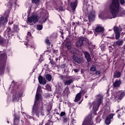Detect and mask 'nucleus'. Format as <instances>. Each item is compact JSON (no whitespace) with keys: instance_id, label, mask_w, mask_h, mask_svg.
Returning a JSON list of instances; mask_svg holds the SVG:
<instances>
[{"instance_id":"60","label":"nucleus","mask_w":125,"mask_h":125,"mask_svg":"<svg viewBox=\"0 0 125 125\" xmlns=\"http://www.w3.org/2000/svg\"><path fill=\"white\" fill-rule=\"evenodd\" d=\"M82 102H83V100H82V101L79 103V104H81Z\"/></svg>"},{"instance_id":"18","label":"nucleus","mask_w":125,"mask_h":125,"mask_svg":"<svg viewBox=\"0 0 125 125\" xmlns=\"http://www.w3.org/2000/svg\"><path fill=\"white\" fill-rule=\"evenodd\" d=\"M95 18V14L94 12H91L88 15V20L89 22H93L94 21V19Z\"/></svg>"},{"instance_id":"20","label":"nucleus","mask_w":125,"mask_h":125,"mask_svg":"<svg viewBox=\"0 0 125 125\" xmlns=\"http://www.w3.org/2000/svg\"><path fill=\"white\" fill-rule=\"evenodd\" d=\"M84 55L85 56V59L87 60V62H90L91 61V57H90V54L88 52H84Z\"/></svg>"},{"instance_id":"58","label":"nucleus","mask_w":125,"mask_h":125,"mask_svg":"<svg viewBox=\"0 0 125 125\" xmlns=\"http://www.w3.org/2000/svg\"><path fill=\"white\" fill-rule=\"evenodd\" d=\"M49 59L50 61H52V60H51V58H50Z\"/></svg>"},{"instance_id":"14","label":"nucleus","mask_w":125,"mask_h":125,"mask_svg":"<svg viewBox=\"0 0 125 125\" xmlns=\"http://www.w3.org/2000/svg\"><path fill=\"white\" fill-rule=\"evenodd\" d=\"M78 0H75L74 1H71L70 3V7L72 10H76V8L78 6Z\"/></svg>"},{"instance_id":"51","label":"nucleus","mask_w":125,"mask_h":125,"mask_svg":"<svg viewBox=\"0 0 125 125\" xmlns=\"http://www.w3.org/2000/svg\"><path fill=\"white\" fill-rule=\"evenodd\" d=\"M27 36H29V37H31V36H32V34L31 33V32H28L27 33Z\"/></svg>"},{"instance_id":"50","label":"nucleus","mask_w":125,"mask_h":125,"mask_svg":"<svg viewBox=\"0 0 125 125\" xmlns=\"http://www.w3.org/2000/svg\"><path fill=\"white\" fill-rule=\"evenodd\" d=\"M74 71L75 73H78V72H79V69H74Z\"/></svg>"},{"instance_id":"36","label":"nucleus","mask_w":125,"mask_h":125,"mask_svg":"<svg viewBox=\"0 0 125 125\" xmlns=\"http://www.w3.org/2000/svg\"><path fill=\"white\" fill-rule=\"evenodd\" d=\"M62 119H63V123H66L69 121V119L67 117H63Z\"/></svg>"},{"instance_id":"44","label":"nucleus","mask_w":125,"mask_h":125,"mask_svg":"<svg viewBox=\"0 0 125 125\" xmlns=\"http://www.w3.org/2000/svg\"><path fill=\"white\" fill-rule=\"evenodd\" d=\"M77 122V121L74 119H72L71 120V124L72 125H75V124H76V123Z\"/></svg>"},{"instance_id":"48","label":"nucleus","mask_w":125,"mask_h":125,"mask_svg":"<svg viewBox=\"0 0 125 125\" xmlns=\"http://www.w3.org/2000/svg\"><path fill=\"white\" fill-rule=\"evenodd\" d=\"M58 9L60 11H63V7H59Z\"/></svg>"},{"instance_id":"52","label":"nucleus","mask_w":125,"mask_h":125,"mask_svg":"<svg viewBox=\"0 0 125 125\" xmlns=\"http://www.w3.org/2000/svg\"><path fill=\"white\" fill-rule=\"evenodd\" d=\"M47 112H48V113L50 112V111H51V107H50V108H48L47 110Z\"/></svg>"},{"instance_id":"39","label":"nucleus","mask_w":125,"mask_h":125,"mask_svg":"<svg viewBox=\"0 0 125 125\" xmlns=\"http://www.w3.org/2000/svg\"><path fill=\"white\" fill-rule=\"evenodd\" d=\"M49 63L50 64H51L52 66H55L56 65V63H55V62L53 61V60H52V61H50Z\"/></svg>"},{"instance_id":"31","label":"nucleus","mask_w":125,"mask_h":125,"mask_svg":"<svg viewBox=\"0 0 125 125\" xmlns=\"http://www.w3.org/2000/svg\"><path fill=\"white\" fill-rule=\"evenodd\" d=\"M63 92L65 94H67V95H68V94H69L70 93V91H69V87L68 86H67L65 88Z\"/></svg>"},{"instance_id":"35","label":"nucleus","mask_w":125,"mask_h":125,"mask_svg":"<svg viewBox=\"0 0 125 125\" xmlns=\"http://www.w3.org/2000/svg\"><path fill=\"white\" fill-rule=\"evenodd\" d=\"M37 30L41 31V30H42V25L41 24H37Z\"/></svg>"},{"instance_id":"25","label":"nucleus","mask_w":125,"mask_h":125,"mask_svg":"<svg viewBox=\"0 0 125 125\" xmlns=\"http://www.w3.org/2000/svg\"><path fill=\"white\" fill-rule=\"evenodd\" d=\"M47 20V17L46 16H44L41 19L40 21H39V24H43V23H45L46 21Z\"/></svg>"},{"instance_id":"37","label":"nucleus","mask_w":125,"mask_h":125,"mask_svg":"<svg viewBox=\"0 0 125 125\" xmlns=\"http://www.w3.org/2000/svg\"><path fill=\"white\" fill-rule=\"evenodd\" d=\"M40 0H31V2L32 3H35V4H38Z\"/></svg>"},{"instance_id":"10","label":"nucleus","mask_w":125,"mask_h":125,"mask_svg":"<svg viewBox=\"0 0 125 125\" xmlns=\"http://www.w3.org/2000/svg\"><path fill=\"white\" fill-rule=\"evenodd\" d=\"M12 28L13 29V30H11V34H10L9 35H7L9 40H10V39H12V37L14 36V33H17L18 31H19V28L18 27V25L13 24V27H12Z\"/></svg>"},{"instance_id":"3","label":"nucleus","mask_w":125,"mask_h":125,"mask_svg":"<svg viewBox=\"0 0 125 125\" xmlns=\"http://www.w3.org/2000/svg\"><path fill=\"white\" fill-rule=\"evenodd\" d=\"M103 103V96L102 95H99L96 98V102H93L92 103H89L88 106L90 108L93 106V113L96 115V111H98V108L100 107V105Z\"/></svg>"},{"instance_id":"17","label":"nucleus","mask_w":125,"mask_h":125,"mask_svg":"<svg viewBox=\"0 0 125 125\" xmlns=\"http://www.w3.org/2000/svg\"><path fill=\"white\" fill-rule=\"evenodd\" d=\"M20 122V115H16L14 118V125H19Z\"/></svg>"},{"instance_id":"42","label":"nucleus","mask_w":125,"mask_h":125,"mask_svg":"<svg viewBox=\"0 0 125 125\" xmlns=\"http://www.w3.org/2000/svg\"><path fill=\"white\" fill-rule=\"evenodd\" d=\"M95 74L97 75V76H100V75H101V72L99 70L98 71H97L95 73Z\"/></svg>"},{"instance_id":"9","label":"nucleus","mask_w":125,"mask_h":125,"mask_svg":"<svg viewBox=\"0 0 125 125\" xmlns=\"http://www.w3.org/2000/svg\"><path fill=\"white\" fill-rule=\"evenodd\" d=\"M82 125H93V122H92V116L91 115H89L86 117Z\"/></svg>"},{"instance_id":"22","label":"nucleus","mask_w":125,"mask_h":125,"mask_svg":"<svg viewBox=\"0 0 125 125\" xmlns=\"http://www.w3.org/2000/svg\"><path fill=\"white\" fill-rule=\"evenodd\" d=\"M104 31V28L102 27V26H97L95 29L94 31L96 33H101V32H103Z\"/></svg>"},{"instance_id":"49","label":"nucleus","mask_w":125,"mask_h":125,"mask_svg":"<svg viewBox=\"0 0 125 125\" xmlns=\"http://www.w3.org/2000/svg\"><path fill=\"white\" fill-rule=\"evenodd\" d=\"M90 54L91 55V57H92L93 58H94V54H93V53L91 52Z\"/></svg>"},{"instance_id":"1","label":"nucleus","mask_w":125,"mask_h":125,"mask_svg":"<svg viewBox=\"0 0 125 125\" xmlns=\"http://www.w3.org/2000/svg\"><path fill=\"white\" fill-rule=\"evenodd\" d=\"M125 0H111L109 8L113 18H116L118 16L121 5H125Z\"/></svg>"},{"instance_id":"27","label":"nucleus","mask_w":125,"mask_h":125,"mask_svg":"<svg viewBox=\"0 0 125 125\" xmlns=\"http://www.w3.org/2000/svg\"><path fill=\"white\" fill-rule=\"evenodd\" d=\"M125 95V92H122L120 95H119L117 97L118 100H122V99H123V98H124V96Z\"/></svg>"},{"instance_id":"61","label":"nucleus","mask_w":125,"mask_h":125,"mask_svg":"<svg viewBox=\"0 0 125 125\" xmlns=\"http://www.w3.org/2000/svg\"><path fill=\"white\" fill-rule=\"evenodd\" d=\"M57 120H58V121H59V118H57Z\"/></svg>"},{"instance_id":"16","label":"nucleus","mask_w":125,"mask_h":125,"mask_svg":"<svg viewBox=\"0 0 125 125\" xmlns=\"http://www.w3.org/2000/svg\"><path fill=\"white\" fill-rule=\"evenodd\" d=\"M113 117L114 114H110L107 116L105 120V125H110L111 124V120H112V118H113Z\"/></svg>"},{"instance_id":"38","label":"nucleus","mask_w":125,"mask_h":125,"mask_svg":"<svg viewBox=\"0 0 125 125\" xmlns=\"http://www.w3.org/2000/svg\"><path fill=\"white\" fill-rule=\"evenodd\" d=\"M45 125H53V123L51 122V120H48V123H46Z\"/></svg>"},{"instance_id":"40","label":"nucleus","mask_w":125,"mask_h":125,"mask_svg":"<svg viewBox=\"0 0 125 125\" xmlns=\"http://www.w3.org/2000/svg\"><path fill=\"white\" fill-rule=\"evenodd\" d=\"M46 88H47V90H49V91H51V87H50V85H46Z\"/></svg>"},{"instance_id":"24","label":"nucleus","mask_w":125,"mask_h":125,"mask_svg":"<svg viewBox=\"0 0 125 125\" xmlns=\"http://www.w3.org/2000/svg\"><path fill=\"white\" fill-rule=\"evenodd\" d=\"M121 83H122L121 80L116 81L113 83V86L114 87H119L121 85Z\"/></svg>"},{"instance_id":"34","label":"nucleus","mask_w":125,"mask_h":125,"mask_svg":"<svg viewBox=\"0 0 125 125\" xmlns=\"http://www.w3.org/2000/svg\"><path fill=\"white\" fill-rule=\"evenodd\" d=\"M45 42L47 44V45H48V46H49L50 44H51V42H50L48 39H45Z\"/></svg>"},{"instance_id":"7","label":"nucleus","mask_w":125,"mask_h":125,"mask_svg":"<svg viewBox=\"0 0 125 125\" xmlns=\"http://www.w3.org/2000/svg\"><path fill=\"white\" fill-rule=\"evenodd\" d=\"M13 21L12 18H10L9 21V25L6 30L3 33V36L5 38H6V36H9L12 32H11V27H12V24H13Z\"/></svg>"},{"instance_id":"29","label":"nucleus","mask_w":125,"mask_h":125,"mask_svg":"<svg viewBox=\"0 0 125 125\" xmlns=\"http://www.w3.org/2000/svg\"><path fill=\"white\" fill-rule=\"evenodd\" d=\"M123 43H124V41H123V40H118L116 42V45H118L119 46L123 45Z\"/></svg>"},{"instance_id":"5","label":"nucleus","mask_w":125,"mask_h":125,"mask_svg":"<svg viewBox=\"0 0 125 125\" xmlns=\"http://www.w3.org/2000/svg\"><path fill=\"white\" fill-rule=\"evenodd\" d=\"M12 83L13 84L14 88H15L14 90L12 91L13 93V99L15 100L17 97H20L21 95L20 94V92H19V85L17 82H15L14 80H13L12 82Z\"/></svg>"},{"instance_id":"62","label":"nucleus","mask_w":125,"mask_h":125,"mask_svg":"<svg viewBox=\"0 0 125 125\" xmlns=\"http://www.w3.org/2000/svg\"><path fill=\"white\" fill-rule=\"evenodd\" d=\"M7 124H9V121L7 122Z\"/></svg>"},{"instance_id":"23","label":"nucleus","mask_w":125,"mask_h":125,"mask_svg":"<svg viewBox=\"0 0 125 125\" xmlns=\"http://www.w3.org/2000/svg\"><path fill=\"white\" fill-rule=\"evenodd\" d=\"M74 81L73 79H71L68 80H65L63 82L64 85H70L71 83H73Z\"/></svg>"},{"instance_id":"54","label":"nucleus","mask_w":125,"mask_h":125,"mask_svg":"<svg viewBox=\"0 0 125 125\" xmlns=\"http://www.w3.org/2000/svg\"><path fill=\"white\" fill-rule=\"evenodd\" d=\"M60 79H61V80H64V76H60Z\"/></svg>"},{"instance_id":"33","label":"nucleus","mask_w":125,"mask_h":125,"mask_svg":"<svg viewBox=\"0 0 125 125\" xmlns=\"http://www.w3.org/2000/svg\"><path fill=\"white\" fill-rule=\"evenodd\" d=\"M56 93H57V94H59V95H61L62 91L61 89L58 88L56 90Z\"/></svg>"},{"instance_id":"41","label":"nucleus","mask_w":125,"mask_h":125,"mask_svg":"<svg viewBox=\"0 0 125 125\" xmlns=\"http://www.w3.org/2000/svg\"><path fill=\"white\" fill-rule=\"evenodd\" d=\"M123 113H124V112H120V113H119L117 115V117L118 118V119H120V117H122V116H123V115H124V114H123Z\"/></svg>"},{"instance_id":"19","label":"nucleus","mask_w":125,"mask_h":125,"mask_svg":"<svg viewBox=\"0 0 125 125\" xmlns=\"http://www.w3.org/2000/svg\"><path fill=\"white\" fill-rule=\"evenodd\" d=\"M72 59L73 60V61H74V62H75L76 63H78V64H81V63L83 62V60H82V59L79 58L76 56H73L72 57Z\"/></svg>"},{"instance_id":"57","label":"nucleus","mask_w":125,"mask_h":125,"mask_svg":"<svg viewBox=\"0 0 125 125\" xmlns=\"http://www.w3.org/2000/svg\"><path fill=\"white\" fill-rule=\"evenodd\" d=\"M46 52H48V50H46V51H45L44 52V54H45V53H46Z\"/></svg>"},{"instance_id":"2","label":"nucleus","mask_w":125,"mask_h":125,"mask_svg":"<svg viewBox=\"0 0 125 125\" xmlns=\"http://www.w3.org/2000/svg\"><path fill=\"white\" fill-rule=\"evenodd\" d=\"M42 97V94H40L39 92V89H37V91L35 96V101L34 104L32 107V116H35L38 118H40V110L39 107V104H40V100Z\"/></svg>"},{"instance_id":"56","label":"nucleus","mask_w":125,"mask_h":125,"mask_svg":"<svg viewBox=\"0 0 125 125\" xmlns=\"http://www.w3.org/2000/svg\"><path fill=\"white\" fill-rule=\"evenodd\" d=\"M67 3L68 4H70V3H71V0H67Z\"/></svg>"},{"instance_id":"46","label":"nucleus","mask_w":125,"mask_h":125,"mask_svg":"<svg viewBox=\"0 0 125 125\" xmlns=\"http://www.w3.org/2000/svg\"><path fill=\"white\" fill-rule=\"evenodd\" d=\"M41 112H42L43 111V104H42L41 107H40Z\"/></svg>"},{"instance_id":"45","label":"nucleus","mask_w":125,"mask_h":125,"mask_svg":"<svg viewBox=\"0 0 125 125\" xmlns=\"http://www.w3.org/2000/svg\"><path fill=\"white\" fill-rule=\"evenodd\" d=\"M72 26L74 27V30H76V28H77V25H76V23L72 22Z\"/></svg>"},{"instance_id":"43","label":"nucleus","mask_w":125,"mask_h":125,"mask_svg":"<svg viewBox=\"0 0 125 125\" xmlns=\"http://www.w3.org/2000/svg\"><path fill=\"white\" fill-rule=\"evenodd\" d=\"M65 115H66V113H65V112L62 111L60 114V117H64Z\"/></svg>"},{"instance_id":"8","label":"nucleus","mask_w":125,"mask_h":125,"mask_svg":"<svg viewBox=\"0 0 125 125\" xmlns=\"http://www.w3.org/2000/svg\"><path fill=\"white\" fill-rule=\"evenodd\" d=\"M114 32L115 37L114 36V34H113L112 36L109 37L110 39H112V40H119L121 37V33L120 32V30H119V27L117 26L114 27Z\"/></svg>"},{"instance_id":"47","label":"nucleus","mask_w":125,"mask_h":125,"mask_svg":"<svg viewBox=\"0 0 125 125\" xmlns=\"http://www.w3.org/2000/svg\"><path fill=\"white\" fill-rule=\"evenodd\" d=\"M87 0H83V4H87Z\"/></svg>"},{"instance_id":"32","label":"nucleus","mask_w":125,"mask_h":125,"mask_svg":"<svg viewBox=\"0 0 125 125\" xmlns=\"http://www.w3.org/2000/svg\"><path fill=\"white\" fill-rule=\"evenodd\" d=\"M90 72H95L96 71V66L94 65L91 66L90 68Z\"/></svg>"},{"instance_id":"11","label":"nucleus","mask_w":125,"mask_h":125,"mask_svg":"<svg viewBox=\"0 0 125 125\" xmlns=\"http://www.w3.org/2000/svg\"><path fill=\"white\" fill-rule=\"evenodd\" d=\"M87 42V39L85 37L80 38L76 43L77 47H80L83 45V43Z\"/></svg>"},{"instance_id":"63","label":"nucleus","mask_w":125,"mask_h":125,"mask_svg":"<svg viewBox=\"0 0 125 125\" xmlns=\"http://www.w3.org/2000/svg\"><path fill=\"white\" fill-rule=\"evenodd\" d=\"M85 98H87V96H85Z\"/></svg>"},{"instance_id":"28","label":"nucleus","mask_w":125,"mask_h":125,"mask_svg":"<svg viewBox=\"0 0 125 125\" xmlns=\"http://www.w3.org/2000/svg\"><path fill=\"white\" fill-rule=\"evenodd\" d=\"M121 74L120 71H116L114 73L113 78H120V77H121Z\"/></svg>"},{"instance_id":"4","label":"nucleus","mask_w":125,"mask_h":125,"mask_svg":"<svg viewBox=\"0 0 125 125\" xmlns=\"http://www.w3.org/2000/svg\"><path fill=\"white\" fill-rule=\"evenodd\" d=\"M3 51L4 50L2 51H0V53L3 52ZM7 58L6 52H4V53L0 54V75H3L4 73V70L6 67Z\"/></svg>"},{"instance_id":"30","label":"nucleus","mask_w":125,"mask_h":125,"mask_svg":"<svg viewBox=\"0 0 125 125\" xmlns=\"http://www.w3.org/2000/svg\"><path fill=\"white\" fill-rule=\"evenodd\" d=\"M65 47L68 50L71 49L72 48V45L71 44V42H67L65 44Z\"/></svg>"},{"instance_id":"12","label":"nucleus","mask_w":125,"mask_h":125,"mask_svg":"<svg viewBox=\"0 0 125 125\" xmlns=\"http://www.w3.org/2000/svg\"><path fill=\"white\" fill-rule=\"evenodd\" d=\"M27 22L28 23H32L33 22L34 24H36L37 22H39V19L38 16L35 15H32L31 17L27 18Z\"/></svg>"},{"instance_id":"26","label":"nucleus","mask_w":125,"mask_h":125,"mask_svg":"<svg viewBox=\"0 0 125 125\" xmlns=\"http://www.w3.org/2000/svg\"><path fill=\"white\" fill-rule=\"evenodd\" d=\"M45 78L48 82H51V80H52V76L49 74H46L45 75Z\"/></svg>"},{"instance_id":"53","label":"nucleus","mask_w":125,"mask_h":125,"mask_svg":"<svg viewBox=\"0 0 125 125\" xmlns=\"http://www.w3.org/2000/svg\"><path fill=\"white\" fill-rule=\"evenodd\" d=\"M122 109H123V107H122V108L120 109H118V110L116 111V113H118V112H120V111H122Z\"/></svg>"},{"instance_id":"55","label":"nucleus","mask_w":125,"mask_h":125,"mask_svg":"<svg viewBox=\"0 0 125 125\" xmlns=\"http://www.w3.org/2000/svg\"><path fill=\"white\" fill-rule=\"evenodd\" d=\"M31 47L32 48H34V49H36V47L35 46H34V45H31Z\"/></svg>"},{"instance_id":"64","label":"nucleus","mask_w":125,"mask_h":125,"mask_svg":"<svg viewBox=\"0 0 125 125\" xmlns=\"http://www.w3.org/2000/svg\"><path fill=\"white\" fill-rule=\"evenodd\" d=\"M19 124H14V125H18Z\"/></svg>"},{"instance_id":"15","label":"nucleus","mask_w":125,"mask_h":125,"mask_svg":"<svg viewBox=\"0 0 125 125\" xmlns=\"http://www.w3.org/2000/svg\"><path fill=\"white\" fill-rule=\"evenodd\" d=\"M38 81L40 84H42V85L46 84V80L45 78H43L41 75L38 77Z\"/></svg>"},{"instance_id":"21","label":"nucleus","mask_w":125,"mask_h":125,"mask_svg":"<svg viewBox=\"0 0 125 125\" xmlns=\"http://www.w3.org/2000/svg\"><path fill=\"white\" fill-rule=\"evenodd\" d=\"M81 99H82V92H79L76 95L75 97V99L74 100V102H79V101H80V100H81Z\"/></svg>"},{"instance_id":"6","label":"nucleus","mask_w":125,"mask_h":125,"mask_svg":"<svg viewBox=\"0 0 125 125\" xmlns=\"http://www.w3.org/2000/svg\"><path fill=\"white\" fill-rule=\"evenodd\" d=\"M8 18H9V12L6 11L4 14V17H0V28L7 23Z\"/></svg>"},{"instance_id":"13","label":"nucleus","mask_w":125,"mask_h":125,"mask_svg":"<svg viewBox=\"0 0 125 125\" xmlns=\"http://www.w3.org/2000/svg\"><path fill=\"white\" fill-rule=\"evenodd\" d=\"M9 43V39H7L6 40L2 38L1 36L0 35V45H6V44H8Z\"/></svg>"},{"instance_id":"59","label":"nucleus","mask_w":125,"mask_h":125,"mask_svg":"<svg viewBox=\"0 0 125 125\" xmlns=\"http://www.w3.org/2000/svg\"><path fill=\"white\" fill-rule=\"evenodd\" d=\"M76 24H77V25H80V22H79V23H76Z\"/></svg>"}]
</instances>
